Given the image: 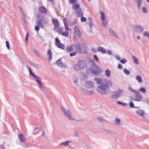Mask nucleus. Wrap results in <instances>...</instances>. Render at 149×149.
<instances>
[{"mask_svg": "<svg viewBox=\"0 0 149 149\" xmlns=\"http://www.w3.org/2000/svg\"><path fill=\"white\" fill-rule=\"evenodd\" d=\"M112 83L110 80H108L107 84H102L99 86L97 88V91L101 94H105L107 93V91L108 90L109 86H111Z\"/></svg>", "mask_w": 149, "mask_h": 149, "instance_id": "f257e3e1", "label": "nucleus"}, {"mask_svg": "<svg viewBox=\"0 0 149 149\" xmlns=\"http://www.w3.org/2000/svg\"><path fill=\"white\" fill-rule=\"evenodd\" d=\"M77 0H69V3L72 4V8L73 9L76 10V14L78 17L81 16L82 14L81 12L80 7L78 4H76Z\"/></svg>", "mask_w": 149, "mask_h": 149, "instance_id": "f03ea898", "label": "nucleus"}, {"mask_svg": "<svg viewBox=\"0 0 149 149\" xmlns=\"http://www.w3.org/2000/svg\"><path fill=\"white\" fill-rule=\"evenodd\" d=\"M52 22L54 26V30L58 33H61L62 29L59 27L60 24L58 20L56 19H52Z\"/></svg>", "mask_w": 149, "mask_h": 149, "instance_id": "7ed1b4c3", "label": "nucleus"}, {"mask_svg": "<svg viewBox=\"0 0 149 149\" xmlns=\"http://www.w3.org/2000/svg\"><path fill=\"white\" fill-rule=\"evenodd\" d=\"M29 70L31 75L33 77H34V79H36L37 82L39 85V87L41 88H42V84L40 81L41 78L40 77H39L35 75V74L31 72L30 69Z\"/></svg>", "mask_w": 149, "mask_h": 149, "instance_id": "20e7f679", "label": "nucleus"}, {"mask_svg": "<svg viewBox=\"0 0 149 149\" xmlns=\"http://www.w3.org/2000/svg\"><path fill=\"white\" fill-rule=\"evenodd\" d=\"M92 73L95 75L99 73L102 72V70L98 66H96L91 70Z\"/></svg>", "mask_w": 149, "mask_h": 149, "instance_id": "39448f33", "label": "nucleus"}, {"mask_svg": "<svg viewBox=\"0 0 149 149\" xmlns=\"http://www.w3.org/2000/svg\"><path fill=\"white\" fill-rule=\"evenodd\" d=\"M55 41L56 45L58 47L63 49H64V45L60 42V41L58 38H55Z\"/></svg>", "mask_w": 149, "mask_h": 149, "instance_id": "423d86ee", "label": "nucleus"}, {"mask_svg": "<svg viewBox=\"0 0 149 149\" xmlns=\"http://www.w3.org/2000/svg\"><path fill=\"white\" fill-rule=\"evenodd\" d=\"M135 94V95L134 98V100L137 102L141 101L142 99V97L138 92H136Z\"/></svg>", "mask_w": 149, "mask_h": 149, "instance_id": "0eeeda50", "label": "nucleus"}, {"mask_svg": "<svg viewBox=\"0 0 149 149\" xmlns=\"http://www.w3.org/2000/svg\"><path fill=\"white\" fill-rule=\"evenodd\" d=\"M74 36H77L78 37H80L81 35V32L79 29V28L77 26H75L73 29Z\"/></svg>", "mask_w": 149, "mask_h": 149, "instance_id": "6e6552de", "label": "nucleus"}, {"mask_svg": "<svg viewBox=\"0 0 149 149\" xmlns=\"http://www.w3.org/2000/svg\"><path fill=\"white\" fill-rule=\"evenodd\" d=\"M101 19L102 22L103 24L106 26L107 24V21H106L104 14L102 12L100 13Z\"/></svg>", "mask_w": 149, "mask_h": 149, "instance_id": "1a4fd4ad", "label": "nucleus"}, {"mask_svg": "<svg viewBox=\"0 0 149 149\" xmlns=\"http://www.w3.org/2000/svg\"><path fill=\"white\" fill-rule=\"evenodd\" d=\"M63 111L65 114L68 117L69 120H74V119L71 117V113L68 110H63Z\"/></svg>", "mask_w": 149, "mask_h": 149, "instance_id": "9d476101", "label": "nucleus"}, {"mask_svg": "<svg viewBox=\"0 0 149 149\" xmlns=\"http://www.w3.org/2000/svg\"><path fill=\"white\" fill-rule=\"evenodd\" d=\"M74 48H75V50L78 52L79 53L81 52V49L79 44H78L76 45H74Z\"/></svg>", "mask_w": 149, "mask_h": 149, "instance_id": "9b49d317", "label": "nucleus"}, {"mask_svg": "<svg viewBox=\"0 0 149 149\" xmlns=\"http://www.w3.org/2000/svg\"><path fill=\"white\" fill-rule=\"evenodd\" d=\"M38 10L39 13H42L46 14L47 10L46 8L43 6H41L39 7Z\"/></svg>", "mask_w": 149, "mask_h": 149, "instance_id": "f8f14e48", "label": "nucleus"}, {"mask_svg": "<svg viewBox=\"0 0 149 149\" xmlns=\"http://www.w3.org/2000/svg\"><path fill=\"white\" fill-rule=\"evenodd\" d=\"M74 48V45H72L70 46H67L66 48V49L68 52H70L73 51Z\"/></svg>", "mask_w": 149, "mask_h": 149, "instance_id": "ddd939ff", "label": "nucleus"}, {"mask_svg": "<svg viewBox=\"0 0 149 149\" xmlns=\"http://www.w3.org/2000/svg\"><path fill=\"white\" fill-rule=\"evenodd\" d=\"M136 113L138 115L141 117H143L144 115V111L142 110H139L136 111Z\"/></svg>", "mask_w": 149, "mask_h": 149, "instance_id": "4468645a", "label": "nucleus"}, {"mask_svg": "<svg viewBox=\"0 0 149 149\" xmlns=\"http://www.w3.org/2000/svg\"><path fill=\"white\" fill-rule=\"evenodd\" d=\"M114 96L115 97H118L122 93V91L120 89L118 90L117 91L115 92Z\"/></svg>", "mask_w": 149, "mask_h": 149, "instance_id": "2eb2a0df", "label": "nucleus"}, {"mask_svg": "<svg viewBox=\"0 0 149 149\" xmlns=\"http://www.w3.org/2000/svg\"><path fill=\"white\" fill-rule=\"evenodd\" d=\"M19 136L20 141L22 142H24L25 141V138L23 136V135L22 134H19Z\"/></svg>", "mask_w": 149, "mask_h": 149, "instance_id": "dca6fc26", "label": "nucleus"}, {"mask_svg": "<svg viewBox=\"0 0 149 149\" xmlns=\"http://www.w3.org/2000/svg\"><path fill=\"white\" fill-rule=\"evenodd\" d=\"M47 55L48 56V59L49 60H50L52 58V54L50 49L47 52Z\"/></svg>", "mask_w": 149, "mask_h": 149, "instance_id": "f3484780", "label": "nucleus"}, {"mask_svg": "<svg viewBox=\"0 0 149 149\" xmlns=\"http://www.w3.org/2000/svg\"><path fill=\"white\" fill-rule=\"evenodd\" d=\"M57 64L59 67H62L64 66L63 64L61 62L60 60H58L56 62Z\"/></svg>", "mask_w": 149, "mask_h": 149, "instance_id": "a211bd4d", "label": "nucleus"}, {"mask_svg": "<svg viewBox=\"0 0 149 149\" xmlns=\"http://www.w3.org/2000/svg\"><path fill=\"white\" fill-rule=\"evenodd\" d=\"M110 73V71L108 69H107L105 71V74L107 77H109Z\"/></svg>", "mask_w": 149, "mask_h": 149, "instance_id": "6ab92c4d", "label": "nucleus"}, {"mask_svg": "<svg viewBox=\"0 0 149 149\" xmlns=\"http://www.w3.org/2000/svg\"><path fill=\"white\" fill-rule=\"evenodd\" d=\"M98 51L101 52L103 53H106V50L102 47H99L98 49Z\"/></svg>", "mask_w": 149, "mask_h": 149, "instance_id": "aec40b11", "label": "nucleus"}, {"mask_svg": "<svg viewBox=\"0 0 149 149\" xmlns=\"http://www.w3.org/2000/svg\"><path fill=\"white\" fill-rule=\"evenodd\" d=\"M61 34L63 36H64L67 37L68 36V32L67 31H65L62 32L61 33H59Z\"/></svg>", "mask_w": 149, "mask_h": 149, "instance_id": "412c9836", "label": "nucleus"}, {"mask_svg": "<svg viewBox=\"0 0 149 149\" xmlns=\"http://www.w3.org/2000/svg\"><path fill=\"white\" fill-rule=\"evenodd\" d=\"M132 58L134 60V62L136 64H138V59L134 56H132Z\"/></svg>", "mask_w": 149, "mask_h": 149, "instance_id": "4be33fe9", "label": "nucleus"}, {"mask_svg": "<svg viewBox=\"0 0 149 149\" xmlns=\"http://www.w3.org/2000/svg\"><path fill=\"white\" fill-rule=\"evenodd\" d=\"M139 91L143 93H145L146 92V90L145 88L141 87L139 89Z\"/></svg>", "mask_w": 149, "mask_h": 149, "instance_id": "5701e85b", "label": "nucleus"}, {"mask_svg": "<svg viewBox=\"0 0 149 149\" xmlns=\"http://www.w3.org/2000/svg\"><path fill=\"white\" fill-rule=\"evenodd\" d=\"M136 79L139 82L141 83L142 82V79L140 76H136Z\"/></svg>", "mask_w": 149, "mask_h": 149, "instance_id": "b1692460", "label": "nucleus"}, {"mask_svg": "<svg viewBox=\"0 0 149 149\" xmlns=\"http://www.w3.org/2000/svg\"><path fill=\"white\" fill-rule=\"evenodd\" d=\"M136 29L137 30H140L141 32L143 30V28L140 26H136Z\"/></svg>", "mask_w": 149, "mask_h": 149, "instance_id": "393cba45", "label": "nucleus"}, {"mask_svg": "<svg viewBox=\"0 0 149 149\" xmlns=\"http://www.w3.org/2000/svg\"><path fill=\"white\" fill-rule=\"evenodd\" d=\"M74 68L75 70H79L81 68L80 65H75L74 66Z\"/></svg>", "mask_w": 149, "mask_h": 149, "instance_id": "a878e982", "label": "nucleus"}, {"mask_svg": "<svg viewBox=\"0 0 149 149\" xmlns=\"http://www.w3.org/2000/svg\"><path fill=\"white\" fill-rule=\"evenodd\" d=\"M95 80L97 81L98 84H100L102 82V79H100L95 78Z\"/></svg>", "mask_w": 149, "mask_h": 149, "instance_id": "bb28decb", "label": "nucleus"}, {"mask_svg": "<svg viewBox=\"0 0 149 149\" xmlns=\"http://www.w3.org/2000/svg\"><path fill=\"white\" fill-rule=\"evenodd\" d=\"M63 22L64 24V25L68 24V21H67V18L66 17H65L63 18Z\"/></svg>", "mask_w": 149, "mask_h": 149, "instance_id": "cd10ccee", "label": "nucleus"}, {"mask_svg": "<svg viewBox=\"0 0 149 149\" xmlns=\"http://www.w3.org/2000/svg\"><path fill=\"white\" fill-rule=\"evenodd\" d=\"M120 123V120L118 119H116L115 121V123L116 124L118 125Z\"/></svg>", "mask_w": 149, "mask_h": 149, "instance_id": "c85d7f7f", "label": "nucleus"}, {"mask_svg": "<svg viewBox=\"0 0 149 149\" xmlns=\"http://www.w3.org/2000/svg\"><path fill=\"white\" fill-rule=\"evenodd\" d=\"M64 25L65 29L67 31H69L70 29L68 28V24H65Z\"/></svg>", "mask_w": 149, "mask_h": 149, "instance_id": "c756f323", "label": "nucleus"}, {"mask_svg": "<svg viewBox=\"0 0 149 149\" xmlns=\"http://www.w3.org/2000/svg\"><path fill=\"white\" fill-rule=\"evenodd\" d=\"M117 103L119 104H121L123 106H127V104L125 103H121L120 102H117Z\"/></svg>", "mask_w": 149, "mask_h": 149, "instance_id": "7c9ffc66", "label": "nucleus"}, {"mask_svg": "<svg viewBox=\"0 0 149 149\" xmlns=\"http://www.w3.org/2000/svg\"><path fill=\"white\" fill-rule=\"evenodd\" d=\"M120 63L123 64H124L127 62V61L125 59L121 60L120 61Z\"/></svg>", "mask_w": 149, "mask_h": 149, "instance_id": "2f4dec72", "label": "nucleus"}, {"mask_svg": "<svg viewBox=\"0 0 149 149\" xmlns=\"http://www.w3.org/2000/svg\"><path fill=\"white\" fill-rule=\"evenodd\" d=\"M86 18L84 17H82L81 18V21L82 22H85L86 21Z\"/></svg>", "mask_w": 149, "mask_h": 149, "instance_id": "473e14b6", "label": "nucleus"}, {"mask_svg": "<svg viewBox=\"0 0 149 149\" xmlns=\"http://www.w3.org/2000/svg\"><path fill=\"white\" fill-rule=\"evenodd\" d=\"M6 47H7V48L8 49H10V46H9V43L8 41H6Z\"/></svg>", "mask_w": 149, "mask_h": 149, "instance_id": "72a5a7b5", "label": "nucleus"}, {"mask_svg": "<svg viewBox=\"0 0 149 149\" xmlns=\"http://www.w3.org/2000/svg\"><path fill=\"white\" fill-rule=\"evenodd\" d=\"M124 72L126 74H129V71L127 69H124L123 70Z\"/></svg>", "mask_w": 149, "mask_h": 149, "instance_id": "f704fd0d", "label": "nucleus"}, {"mask_svg": "<svg viewBox=\"0 0 149 149\" xmlns=\"http://www.w3.org/2000/svg\"><path fill=\"white\" fill-rule=\"evenodd\" d=\"M76 54V52H73L72 53H71L70 54V56H75Z\"/></svg>", "mask_w": 149, "mask_h": 149, "instance_id": "c9c22d12", "label": "nucleus"}, {"mask_svg": "<svg viewBox=\"0 0 149 149\" xmlns=\"http://www.w3.org/2000/svg\"><path fill=\"white\" fill-rule=\"evenodd\" d=\"M143 35L144 36H147L148 38H149V33L148 32H144L143 33Z\"/></svg>", "mask_w": 149, "mask_h": 149, "instance_id": "e433bc0d", "label": "nucleus"}, {"mask_svg": "<svg viewBox=\"0 0 149 149\" xmlns=\"http://www.w3.org/2000/svg\"><path fill=\"white\" fill-rule=\"evenodd\" d=\"M128 89L129 90L134 92V93L137 92L136 91L132 89L131 87H129Z\"/></svg>", "mask_w": 149, "mask_h": 149, "instance_id": "4c0bfd02", "label": "nucleus"}, {"mask_svg": "<svg viewBox=\"0 0 149 149\" xmlns=\"http://www.w3.org/2000/svg\"><path fill=\"white\" fill-rule=\"evenodd\" d=\"M29 36V34L28 33H27L26 35V36L25 38V41L26 42L28 39V38Z\"/></svg>", "mask_w": 149, "mask_h": 149, "instance_id": "58836bf2", "label": "nucleus"}, {"mask_svg": "<svg viewBox=\"0 0 149 149\" xmlns=\"http://www.w3.org/2000/svg\"><path fill=\"white\" fill-rule=\"evenodd\" d=\"M129 105L131 108H133L134 107V104L132 102H131L129 103Z\"/></svg>", "mask_w": 149, "mask_h": 149, "instance_id": "ea45409f", "label": "nucleus"}, {"mask_svg": "<svg viewBox=\"0 0 149 149\" xmlns=\"http://www.w3.org/2000/svg\"><path fill=\"white\" fill-rule=\"evenodd\" d=\"M77 23V21H74L72 22L71 24V25L72 26H73V25H75Z\"/></svg>", "mask_w": 149, "mask_h": 149, "instance_id": "a19ab883", "label": "nucleus"}, {"mask_svg": "<svg viewBox=\"0 0 149 149\" xmlns=\"http://www.w3.org/2000/svg\"><path fill=\"white\" fill-rule=\"evenodd\" d=\"M142 11L143 13H145L146 12V10L145 8L143 7L142 8Z\"/></svg>", "mask_w": 149, "mask_h": 149, "instance_id": "79ce46f5", "label": "nucleus"}, {"mask_svg": "<svg viewBox=\"0 0 149 149\" xmlns=\"http://www.w3.org/2000/svg\"><path fill=\"white\" fill-rule=\"evenodd\" d=\"M94 58L97 61H98V58L96 55H94Z\"/></svg>", "mask_w": 149, "mask_h": 149, "instance_id": "37998d69", "label": "nucleus"}, {"mask_svg": "<svg viewBox=\"0 0 149 149\" xmlns=\"http://www.w3.org/2000/svg\"><path fill=\"white\" fill-rule=\"evenodd\" d=\"M118 68L119 69H121L122 68V66L121 64H119L118 65Z\"/></svg>", "mask_w": 149, "mask_h": 149, "instance_id": "c03bdc74", "label": "nucleus"}, {"mask_svg": "<svg viewBox=\"0 0 149 149\" xmlns=\"http://www.w3.org/2000/svg\"><path fill=\"white\" fill-rule=\"evenodd\" d=\"M97 119H98L99 121H100V122L101 121H103L104 120V119L100 118V117H97Z\"/></svg>", "mask_w": 149, "mask_h": 149, "instance_id": "a18cd8bd", "label": "nucleus"}, {"mask_svg": "<svg viewBox=\"0 0 149 149\" xmlns=\"http://www.w3.org/2000/svg\"><path fill=\"white\" fill-rule=\"evenodd\" d=\"M69 141H65L64 143V145L65 146H67V145H68V144L69 143Z\"/></svg>", "mask_w": 149, "mask_h": 149, "instance_id": "49530a36", "label": "nucleus"}, {"mask_svg": "<svg viewBox=\"0 0 149 149\" xmlns=\"http://www.w3.org/2000/svg\"><path fill=\"white\" fill-rule=\"evenodd\" d=\"M35 29L36 31H38L39 29V28L37 26H36L35 27Z\"/></svg>", "mask_w": 149, "mask_h": 149, "instance_id": "de8ad7c7", "label": "nucleus"}, {"mask_svg": "<svg viewBox=\"0 0 149 149\" xmlns=\"http://www.w3.org/2000/svg\"><path fill=\"white\" fill-rule=\"evenodd\" d=\"M116 58L118 60H119L120 58V57L119 56H116Z\"/></svg>", "mask_w": 149, "mask_h": 149, "instance_id": "09e8293b", "label": "nucleus"}, {"mask_svg": "<svg viewBox=\"0 0 149 149\" xmlns=\"http://www.w3.org/2000/svg\"><path fill=\"white\" fill-rule=\"evenodd\" d=\"M37 17L38 19H39L40 16L39 14L37 15Z\"/></svg>", "mask_w": 149, "mask_h": 149, "instance_id": "8fccbe9b", "label": "nucleus"}, {"mask_svg": "<svg viewBox=\"0 0 149 149\" xmlns=\"http://www.w3.org/2000/svg\"><path fill=\"white\" fill-rule=\"evenodd\" d=\"M108 52L109 53V54H111V52L109 50V51H108Z\"/></svg>", "mask_w": 149, "mask_h": 149, "instance_id": "3c124183", "label": "nucleus"}, {"mask_svg": "<svg viewBox=\"0 0 149 149\" xmlns=\"http://www.w3.org/2000/svg\"><path fill=\"white\" fill-rule=\"evenodd\" d=\"M137 38L138 39H140V37L139 36H138L137 37Z\"/></svg>", "mask_w": 149, "mask_h": 149, "instance_id": "603ef678", "label": "nucleus"}, {"mask_svg": "<svg viewBox=\"0 0 149 149\" xmlns=\"http://www.w3.org/2000/svg\"><path fill=\"white\" fill-rule=\"evenodd\" d=\"M77 82V80H75L74 81V82L75 83H76V82Z\"/></svg>", "mask_w": 149, "mask_h": 149, "instance_id": "864d4df0", "label": "nucleus"}, {"mask_svg": "<svg viewBox=\"0 0 149 149\" xmlns=\"http://www.w3.org/2000/svg\"><path fill=\"white\" fill-rule=\"evenodd\" d=\"M148 2H149V0H146Z\"/></svg>", "mask_w": 149, "mask_h": 149, "instance_id": "5fc2aeb1", "label": "nucleus"}, {"mask_svg": "<svg viewBox=\"0 0 149 149\" xmlns=\"http://www.w3.org/2000/svg\"><path fill=\"white\" fill-rule=\"evenodd\" d=\"M140 1H141V0H140V1H139V3H140Z\"/></svg>", "mask_w": 149, "mask_h": 149, "instance_id": "6e6d98bb", "label": "nucleus"}, {"mask_svg": "<svg viewBox=\"0 0 149 149\" xmlns=\"http://www.w3.org/2000/svg\"><path fill=\"white\" fill-rule=\"evenodd\" d=\"M84 53H86V52H84Z\"/></svg>", "mask_w": 149, "mask_h": 149, "instance_id": "4d7b16f0", "label": "nucleus"}]
</instances>
